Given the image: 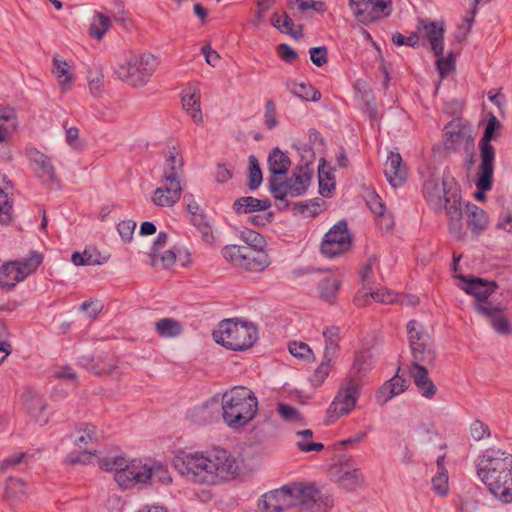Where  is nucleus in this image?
<instances>
[{"instance_id":"1","label":"nucleus","mask_w":512,"mask_h":512,"mask_svg":"<svg viewBox=\"0 0 512 512\" xmlns=\"http://www.w3.org/2000/svg\"><path fill=\"white\" fill-rule=\"evenodd\" d=\"M173 465L188 481L205 485L227 482L240 473L237 457L224 448L206 452L180 451L175 455Z\"/></svg>"},{"instance_id":"2","label":"nucleus","mask_w":512,"mask_h":512,"mask_svg":"<svg viewBox=\"0 0 512 512\" xmlns=\"http://www.w3.org/2000/svg\"><path fill=\"white\" fill-rule=\"evenodd\" d=\"M423 195L436 213L445 209L449 233L456 240H461L464 236L462 196L456 181L453 178H429L423 184Z\"/></svg>"},{"instance_id":"3","label":"nucleus","mask_w":512,"mask_h":512,"mask_svg":"<svg viewBox=\"0 0 512 512\" xmlns=\"http://www.w3.org/2000/svg\"><path fill=\"white\" fill-rule=\"evenodd\" d=\"M478 478L504 503L512 502V454L500 448H487L475 462Z\"/></svg>"},{"instance_id":"4","label":"nucleus","mask_w":512,"mask_h":512,"mask_svg":"<svg viewBox=\"0 0 512 512\" xmlns=\"http://www.w3.org/2000/svg\"><path fill=\"white\" fill-rule=\"evenodd\" d=\"M222 419L233 430L251 423L258 413V399L247 386H233L222 395Z\"/></svg>"},{"instance_id":"5","label":"nucleus","mask_w":512,"mask_h":512,"mask_svg":"<svg viewBox=\"0 0 512 512\" xmlns=\"http://www.w3.org/2000/svg\"><path fill=\"white\" fill-rule=\"evenodd\" d=\"M216 343L233 351L247 350L258 339V329L252 322L225 319L213 331Z\"/></svg>"},{"instance_id":"6","label":"nucleus","mask_w":512,"mask_h":512,"mask_svg":"<svg viewBox=\"0 0 512 512\" xmlns=\"http://www.w3.org/2000/svg\"><path fill=\"white\" fill-rule=\"evenodd\" d=\"M159 61L151 53L133 55L115 68L117 77L132 87H143L158 68Z\"/></svg>"},{"instance_id":"7","label":"nucleus","mask_w":512,"mask_h":512,"mask_svg":"<svg viewBox=\"0 0 512 512\" xmlns=\"http://www.w3.org/2000/svg\"><path fill=\"white\" fill-rule=\"evenodd\" d=\"M221 254L226 261L248 272H262L271 264L270 257L264 250L246 246L227 245Z\"/></svg>"},{"instance_id":"8","label":"nucleus","mask_w":512,"mask_h":512,"mask_svg":"<svg viewBox=\"0 0 512 512\" xmlns=\"http://www.w3.org/2000/svg\"><path fill=\"white\" fill-rule=\"evenodd\" d=\"M407 332L413 360L426 365L432 364L436 358L433 341L422 324L416 320L409 321Z\"/></svg>"},{"instance_id":"9","label":"nucleus","mask_w":512,"mask_h":512,"mask_svg":"<svg viewBox=\"0 0 512 512\" xmlns=\"http://www.w3.org/2000/svg\"><path fill=\"white\" fill-rule=\"evenodd\" d=\"M41 263V257L33 254L31 257L5 263L0 268V285L1 287L11 289L17 283L26 279L33 273Z\"/></svg>"},{"instance_id":"10","label":"nucleus","mask_w":512,"mask_h":512,"mask_svg":"<svg viewBox=\"0 0 512 512\" xmlns=\"http://www.w3.org/2000/svg\"><path fill=\"white\" fill-rule=\"evenodd\" d=\"M458 279L463 282L460 286L467 294L474 296V309L479 314L480 307L488 309L495 304L489 301V297L496 291L498 285L494 281H487L482 278L466 277L459 275Z\"/></svg>"},{"instance_id":"11","label":"nucleus","mask_w":512,"mask_h":512,"mask_svg":"<svg viewBox=\"0 0 512 512\" xmlns=\"http://www.w3.org/2000/svg\"><path fill=\"white\" fill-rule=\"evenodd\" d=\"M354 17L368 25L390 15L391 0H348Z\"/></svg>"},{"instance_id":"12","label":"nucleus","mask_w":512,"mask_h":512,"mask_svg":"<svg viewBox=\"0 0 512 512\" xmlns=\"http://www.w3.org/2000/svg\"><path fill=\"white\" fill-rule=\"evenodd\" d=\"M134 486L147 485L152 482L168 484L171 481L169 471L165 465L160 462L148 464L140 459H134L132 465Z\"/></svg>"},{"instance_id":"13","label":"nucleus","mask_w":512,"mask_h":512,"mask_svg":"<svg viewBox=\"0 0 512 512\" xmlns=\"http://www.w3.org/2000/svg\"><path fill=\"white\" fill-rule=\"evenodd\" d=\"M351 246V237L347 224L343 221L335 224L324 236L321 252L328 258L336 257L346 252Z\"/></svg>"},{"instance_id":"14","label":"nucleus","mask_w":512,"mask_h":512,"mask_svg":"<svg viewBox=\"0 0 512 512\" xmlns=\"http://www.w3.org/2000/svg\"><path fill=\"white\" fill-rule=\"evenodd\" d=\"M356 388L357 386H347L339 390L326 411L325 423L327 425L334 423L338 418L349 414L354 409L358 398Z\"/></svg>"},{"instance_id":"15","label":"nucleus","mask_w":512,"mask_h":512,"mask_svg":"<svg viewBox=\"0 0 512 512\" xmlns=\"http://www.w3.org/2000/svg\"><path fill=\"white\" fill-rule=\"evenodd\" d=\"M101 469L105 471L115 472V481L119 486L127 489L134 487V478L132 473L133 460L128 462L124 457L121 456H106L99 460Z\"/></svg>"},{"instance_id":"16","label":"nucleus","mask_w":512,"mask_h":512,"mask_svg":"<svg viewBox=\"0 0 512 512\" xmlns=\"http://www.w3.org/2000/svg\"><path fill=\"white\" fill-rule=\"evenodd\" d=\"M25 154L29 159L33 172L45 184L57 182L55 168L51 159L34 147H28Z\"/></svg>"},{"instance_id":"17","label":"nucleus","mask_w":512,"mask_h":512,"mask_svg":"<svg viewBox=\"0 0 512 512\" xmlns=\"http://www.w3.org/2000/svg\"><path fill=\"white\" fill-rule=\"evenodd\" d=\"M291 507H294L292 483L269 491L262 496L264 512H282Z\"/></svg>"},{"instance_id":"18","label":"nucleus","mask_w":512,"mask_h":512,"mask_svg":"<svg viewBox=\"0 0 512 512\" xmlns=\"http://www.w3.org/2000/svg\"><path fill=\"white\" fill-rule=\"evenodd\" d=\"M181 194V181L162 178L161 185L153 193L152 202L159 207H172L180 200Z\"/></svg>"},{"instance_id":"19","label":"nucleus","mask_w":512,"mask_h":512,"mask_svg":"<svg viewBox=\"0 0 512 512\" xmlns=\"http://www.w3.org/2000/svg\"><path fill=\"white\" fill-rule=\"evenodd\" d=\"M375 357L370 350L357 351L348 373L349 384L363 381L373 370Z\"/></svg>"},{"instance_id":"20","label":"nucleus","mask_w":512,"mask_h":512,"mask_svg":"<svg viewBox=\"0 0 512 512\" xmlns=\"http://www.w3.org/2000/svg\"><path fill=\"white\" fill-rule=\"evenodd\" d=\"M200 99L201 93L197 83H189L183 88L181 92L182 107L196 124L203 122Z\"/></svg>"},{"instance_id":"21","label":"nucleus","mask_w":512,"mask_h":512,"mask_svg":"<svg viewBox=\"0 0 512 512\" xmlns=\"http://www.w3.org/2000/svg\"><path fill=\"white\" fill-rule=\"evenodd\" d=\"M499 125L498 119L492 115L488 120L484 134L479 142L481 163H483V170L486 174L490 171L491 164L495 162V149L491 145V140L495 129Z\"/></svg>"},{"instance_id":"22","label":"nucleus","mask_w":512,"mask_h":512,"mask_svg":"<svg viewBox=\"0 0 512 512\" xmlns=\"http://www.w3.org/2000/svg\"><path fill=\"white\" fill-rule=\"evenodd\" d=\"M387 181L394 188L402 186L407 180V169L398 152H390L384 165Z\"/></svg>"},{"instance_id":"23","label":"nucleus","mask_w":512,"mask_h":512,"mask_svg":"<svg viewBox=\"0 0 512 512\" xmlns=\"http://www.w3.org/2000/svg\"><path fill=\"white\" fill-rule=\"evenodd\" d=\"M23 403L28 413L41 426L48 422V417L43 413L46 404L34 387H28L23 394Z\"/></svg>"},{"instance_id":"24","label":"nucleus","mask_w":512,"mask_h":512,"mask_svg":"<svg viewBox=\"0 0 512 512\" xmlns=\"http://www.w3.org/2000/svg\"><path fill=\"white\" fill-rule=\"evenodd\" d=\"M480 313L482 317L486 318L496 333L500 335H509L512 333V328L508 318L504 315L503 308L500 304L485 309L480 307Z\"/></svg>"},{"instance_id":"25","label":"nucleus","mask_w":512,"mask_h":512,"mask_svg":"<svg viewBox=\"0 0 512 512\" xmlns=\"http://www.w3.org/2000/svg\"><path fill=\"white\" fill-rule=\"evenodd\" d=\"M294 506L311 509L320 498V492L312 484L292 483Z\"/></svg>"},{"instance_id":"26","label":"nucleus","mask_w":512,"mask_h":512,"mask_svg":"<svg viewBox=\"0 0 512 512\" xmlns=\"http://www.w3.org/2000/svg\"><path fill=\"white\" fill-rule=\"evenodd\" d=\"M420 28L424 30L425 37L429 40L436 56L443 55L444 51V27L437 22L420 21Z\"/></svg>"},{"instance_id":"27","label":"nucleus","mask_w":512,"mask_h":512,"mask_svg":"<svg viewBox=\"0 0 512 512\" xmlns=\"http://www.w3.org/2000/svg\"><path fill=\"white\" fill-rule=\"evenodd\" d=\"M350 462L353 463L352 460H348L343 464V467H347L348 470L341 472L337 478V483L348 491H354L363 486L365 478L360 468L350 465Z\"/></svg>"},{"instance_id":"28","label":"nucleus","mask_w":512,"mask_h":512,"mask_svg":"<svg viewBox=\"0 0 512 512\" xmlns=\"http://www.w3.org/2000/svg\"><path fill=\"white\" fill-rule=\"evenodd\" d=\"M183 175V159L179 151L172 147L165 154L163 177L165 179H176L181 181Z\"/></svg>"},{"instance_id":"29","label":"nucleus","mask_w":512,"mask_h":512,"mask_svg":"<svg viewBox=\"0 0 512 512\" xmlns=\"http://www.w3.org/2000/svg\"><path fill=\"white\" fill-rule=\"evenodd\" d=\"M270 206L271 202L268 199H258L252 196L240 197L233 203V209L237 214L265 211L270 208Z\"/></svg>"},{"instance_id":"30","label":"nucleus","mask_w":512,"mask_h":512,"mask_svg":"<svg viewBox=\"0 0 512 512\" xmlns=\"http://www.w3.org/2000/svg\"><path fill=\"white\" fill-rule=\"evenodd\" d=\"M26 495V485L20 478L9 477L3 488V499L10 504L20 503Z\"/></svg>"},{"instance_id":"31","label":"nucleus","mask_w":512,"mask_h":512,"mask_svg":"<svg viewBox=\"0 0 512 512\" xmlns=\"http://www.w3.org/2000/svg\"><path fill=\"white\" fill-rule=\"evenodd\" d=\"M465 208L468 215V228L472 231V233L478 236L487 227V214L483 209L472 203H467Z\"/></svg>"},{"instance_id":"32","label":"nucleus","mask_w":512,"mask_h":512,"mask_svg":"<svg viewBox=\"0 0 512 512\" xmlns=\"http://www.w3.org/2000/svg\"><path fill=\"white\" fill-rule=\"evenodd\" d=\"M291 165L290 158L278 147L274 148L268 156L269 171L271 177L286 175Z\"/></svg>"},{"instance_id":"33","label":"nucleus","mask_w":512,"mask_h":512,"mask_svg":"<svg viewBox=\"0 0 512 512\" xmlns=\"http://www.w3.org/2000/svg\"><path fill=\"white\" fill-rule=\"evenodd\" d=\"M408 375L409 379L404 377V373L401 376H399L397 373L395 377L386 381L385 384H396L394 382L396 377L401 378L403 382H406L407 380H413L414 384H433V382L428 378L426 364H423L422 362H415L413 360L411 366L408 368Z\"/></svg>"},{"instance_id":"34","label":"nucleus","mask_w":512,"mask_h":512,"mask_svg":"<svg viewBox=\"0 0 512 512\" xmlns=\"http://www.w3.org/2000/svg\"><path fill=\"white\" fill-rule=\"evenodd\" d=\"M469 138L470 136L457 125L449 124L444 129V145L448 150L459 149Z\"/></svg>"},{"instance_id":"35","label":"nucleus","mask_w":512,"mask_h":512,"mask_svg":"<svg viewBox=\"0 0 512 512\" xmlns=\"http://www.w3.org/2000/svg\"><path fill=\"white\" fill-rule=\"evenodd\" d=\"M299 170L298 173L294 172L292 178V186L290 187L291 196L298 197L303 195L311 180L312 172L310 171L308 164H305V167L299 166L297 168Z\"/></svg>"},{"instance_id":"36","label":"nucleus","mask_w":512,"mask_h":512,"mask_svg":"<svg viewBox=\"0 0 512 512\" xmlns=\"http://www.w3.org/2000/svg\"><path fill=\"white\" fill-rule=\"evenodd\" d=\"M313 431L311 429H303L295 432L297 438L295 445L299 451L308 453L312 451L320 452L324 449V445L320 442H314Z\"/></svg>"},{"instance_id":"37","label":"nucleus","mask_w":512,"mask_h":512,"mask_svg":"<svg viewBox=\"0 0 512 512\" xmlns=\"http://www.w3.org/2000/svg\"><path fill=\"white\" fill-rule=\"evenodd\" d=\"M286 87L293 95L306 101L316 102L321 98V93L309 83H294L288 81Z\"/></svg>"},{"instance_id":"38","label":"nucleus","mask_w":512,"mask_h":512,"mask_svg":"<svg viewBox=\"0 0 512 512\" xmlns=\"http://www.w3.org/2000/svg\"><path fill=\"white\" fill-rule=\"evenodd\" d=\"M322 334L325 340L323 355H326L328 358H337L340 340L339 328L336 326L326 327Z\"/></svg>"},{"instance_id":"39","label":"nucleus","mask_w":512,"mask_h":512,"mask_svg":"<svg viewBox=\"0 0 512 512\" xmlns=\"http://www.w3.org/2000/svg\"><path fill=\"white\" fill-rule=\"evenodd\" d=\"M369 299L383 304H391L396 301L395 297L389 291H369L358 293L354 302L357 306H365L369 303Z\"/></svg>"},{"instance_id":"40","label":"nucleus","mask_w":512,"mask_h":512,"mask_svg":"<svg viewBox=\"0 0 512 512\" xmlns=\"http://www.w3.org/2000/svg\"><path fill=\"white\" fill-rule=\"evenodd\" d=\"M493 173H494V164H491L490 171H488V173L486 174L483 170V163H480L478 173H477L478 177L475 182V185L478 189V191L475 193V198L477 200H484L485 192L491 190Z\"/></svg>"},{"instance_id":"41","label":"nucleus","mask_w":512,"mask_h":512,"mask_svg":"<svg viewBox=\"0 0 512 512\" xmlns=\"http://www.w3.org/2000/svg\"><path fill=\"white\" fill-rule=\"evenodd\" d=\"M53 65V74L58 79L62 90L66 91L70 89L72 83V73L70 71L69 64L65 60L55 57L53 60Z\"/></svg>"},{"instance_id":"42","label":"nucleus","mask_w":512,"mask_h":512,"mask_svg":"<svg viewBox=\"0 0 512 512\" xmlns=\"http://www.w3.org/2000/svg\"><path fill=\"white\" fill-rule=\"evenodd\" d=\"M155 329L163 338L177 337L183 331L181 323L172 318L160 319L156 322Z\"/></svg>"},{"instance_id":"43","label":"nucleus","mask_w":512,"mask_h":512,"mask_svg":"<svg viewBox=\"0 0 512 512\" xmlns=\"http://www.w3.org/2000/svg\"><path fill=\"white\" fill-rule=\"evenodd\" d=\"M77 436L74 444L79 448L87 446L98 440V431L96 426L90 423H82L77 429Z\"/></svg>"},{"instance_id":"44","label":"nucleus","mask_w":512,"mask_h":512,"mask_svg":"<svg viewBox=\"0 0 512 512\" xmlns=\"http://www.w3.org/2000/svg\"><path fill=\"white\" fill-rule=\"evenodd\" d=\"M276 410L279 417L286 423L299 425L305 424V418L303 415L292 405L287 403H278Z\"/></svg>"},{"instance_id":"45","label":"nucleus","mask_w":512,"mask_h":512,"mask_svg":"<svg viewBox=\"0 0 512 512\" xmlns=\"http://www.w3.org/2000/svg\"><path fill=\"white\" fill-rule=\"evenodd\" d=\"M190 221L193 226L196 227V229L200 232L202 240L205 243L212 245L215 242V235L213 233L212 226L204 213L201 215H196L190 219Z\"/></svg>"},{"instance_id":"46","label":"nucleus","mask_w":512,"mask_h":512,"mask_svg":"<svg viewBox=\"0 0 512 512\" xmlns=\"http://www.w3.org/2000/svg\"><path fill=\"white\" fill-rule=\"evenodd\" d=\"M111 27V19L109 16L104 15L103 13H96L93 17V20L90 25V35L97 39L101 40L105 33Z\"/></svg>"},{"instance_id":"47","label":"nucleus","mask_w":512,"mask_h":512,"mask_svg":"<svg viewBox=\"0 0 512 512\" xmlns=\"http://www.w3.org/2000/svg\"><path fill=\"white\" fill-rule=\"evenodd\" d=\"M270 21H271V25L273 27H275L276 29H278L282 33L289 34V35L293 36L294 38H299L302 35L301 31H299V32L293 31V29H292L293 25H294L293 21L289 17V15L285 12L282 15H280L278 13H273Z\"/></svg>"},{"instance_id":"48","label":"nucleus","mask_w":512,"mask_h":512,"mask_svg":"<svg viewBox=\"0 0 512 512\" xmlns=\"http://www.w3.org/2000/svg\"><path fill=\"white\" fill-rule=\"evenodd\" d=\"M270 191L277 200H284L287 195L291 196L290 187L292 186V178L281 180L279 177H271Z\"/></svg>"},{"instance_id":"49","label":"nucleus","mask_w":512,"mask_h":512,"mask_svg":"<svg viewBox=\"0 0 512 512\" xmlns=\"http://www.w3.org/2000/svg\"><path fill=\"white\" fill-rule=\"evenodd\" d=\"M339 282L334 278H325L319 283V293L321 298L328 302H332L337 294L339 289Z\"/></svg>"},{"instance_id":"50","label":"nucleus","mask_w":512,"mask_h":512,"mask_svg":"<svg viewBox=\"0 0 512 512\" xmlns=\"http://www.w3.org/2000/svg\"><path fill=\"white\" fill-rule=\"evenodd\" d=\"M288 349H289V352L291 353V355H293L294 357H296L298 359H301L304 361H314L315 360L313 350L311 349V347L308 344H306L304 342L293 341L289 344Z\"/></svg>"},{"instance_id":"51","label":"nucleus","mask_w":512,"mask_h":512,"mask_svg":"<svg viewBox=\"0 0 512 512\" xmlns=\"http://www.w3.org/2000/svg\"><path fill=\"white\" fill-rule=\"evenodd\" d=\"M406 386H380L376 392V401L379 405H385L391 398L403 393Z\"/></svg>"},{"instance_id":"52","label":"nucleus","mask_w":512,"mask_h":512,"mask_svg":"<svg viewBox=\"0 0 512 512\" xmlns=\"http://www.w3.org/2000/svg\"><path fill=\"white\" fill-rule=\"evenodd\" d=\"M262 183V172L255 156L249 157V180L248 187L251 190H256Z\"/></svg>"},{"instance_id":"53","label":"nucleus","mask_w":512,"mask_h":512,"mask_svg":"<svg viewBox=\"0 0 512 512\" xmlns=\"http://www.w3.org/2000/svg\"><path fill=\"white\" fill-rule=\"evenodd\" d=\"M337 358H328L323 355V359L314 372V378L317 382H324L334 368Z\"/></svg>"},{"instance_id":"54","label":"nucleus","mask_w":512,"mask_h":512,"mask_svg":"<svg viewBox=\"0 0 512 512\" xmlns=\"http://www.w3.org/2000/svg\"><path fill=\"white\" fill-rule=\"evenodd\" d=\"M448 472H437L431 483L433 491L439 496H446L449 491Z\"/></svg>"},{"instance_id":"55","label":"nucleus","mask_w":512,"mask_h":512,"mask_svg":"<svg viewBox=\"0 0 512 512\" xmlns=\"http://www.w3.org/2000/svg\"><path fill=\"white\" fill-rule=\"evenodd\" d=\"M241 239L249 245V248L263 250L265 245L263 236L251 229L242 231Z\"/></svg>"},{"instance_id":"56","label":"nucleus","mask_w":512,"mask_h":512,"mask_svg":"<svg viewBox=\"0 0 512 512\" xmlns=\"http://www.w3.org/2000/svg\"><path fill=\"white\" fill-rule=\"evenodd\" d=\"M470 433L474 440L480 441L490 436V429L484 422L475 420L470 426Z\"/></svg>"},{"instance_id":"57","label":"nucleus","mask_w":512,"mask_h":512,"mask_svg":"<svg viewBox=\"0 0 512 512\" xmlns=\"http://www.w3.org/2000/svg\"><path fill=\"white\" fill-rule=\"evenodd\" d=\"M366 203L370 210L373 212V214H375L376 216L382 215L383 212H385V203L383 202L381 197L375 192L368 193L366 197Z\"/></svg>"},{"instance_id":"58","label":"nucleus","mask_w":512,"mask_h":512,"mask_svg":"<svg viewBox=\"0 0 512 512\" xmlns=\"http://www.w3.org/2000/svg\"><path fill=\"white\" fill-rule=\"evenodd\" d=\"M310 59L314 65L321 67L328 62V51L325 46L313 47L309 50Z\"/></svg>"},{"instance_id":"59","label":"nucleus","mask_w":512,"mask_h":512,"mask_svg":"<svg viewBox=\"0 0 512 512\" xmlns=\"http://www.w3.org/2000/svg\"><path fill=\"white\" fill-rule=\"evenodd\" d=\"M264 122L268 129H273L278 125L276 106L272 100H268L265 104Z\"/></svg>"},{"instance_id":"60","label":"nucleus","mask_w":512,"mask_h":512,"mask_svg":"<svg viewBox=\"0 0 512 512\" xmlns=\"http://www.w3.org/2000/svg\"><path fill=\"white\" fill-rule=\"evenodd\" d=\"M167 240H168V235H167L166 232H160L157 235V237H156V239L154 241L153 247H152V252L150 253L151 265L153 267H157L158 266L157 251L160 248H163L166 245Z\"/></svg>"},{"instance_id":"61","label":"nucleus","mask_w":512,"mask_h":512,"mask_svg":"<svg viewBox=\"0 0 512 512\" xmlns=\"http://www.w3.org/2000/svg\"><path fill=\"white\" fill-rule=\"evenodd\" d=\"M135 228L136 222L132 220L122 221L117 226L118 233L125 242H130L132 240Z\"/></svg>"},{"instance_id":"62","label":"nucleus","mask_w":512,"mask_h":512,"mask_svg":"<svg viewBox=\"0 0 512 512\" xmlns=\"http://www.w3.org/2000/svg\"><path fill=\"white\" fill-rule=\"evenodd\" d=\"M298 206L302 214L309 217H315L321 211V200H310L308 202L299 203Z\"/></svg>"},{"instance_id":"63","label":"nucleus","mask_w":512,"mask_h":512,"mask_svg":"<svg viewBox=\"0 0 512 512\" xmlns=\"http://www.w3.org/2000/svg\"><path fill=\"white\" fill-rule=\"evenodd\" d=\"M82 253L87 266L101 265L107 261V258L101 256L94 248H86Z\"/></svg>"},{"instance_id":"64","label":"nucleus","mask_w":512,"mask_h":512,"mask_svg":"<svg viewBox=\"0 0 512 512\" xmlns=\"http://www.w3.org/2000/svg\"><path fill=\"white\" fill-rule=\"evenodd\" d=\"M392 42L397 46L407 45L410 47H414L418 44L419 36L417 33H411L408 37L403 34L396 32L392 35Z\"/></svg>"}]
</instances>
